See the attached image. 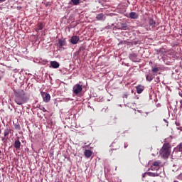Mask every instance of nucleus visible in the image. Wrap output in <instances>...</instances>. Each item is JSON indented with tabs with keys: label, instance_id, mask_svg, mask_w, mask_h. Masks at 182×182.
Returning a JSON list of instances; mask_svg holds the SVG:
<instances>
[{
	"label": "nucleus",
	"instance_id": "4be33fe9",
	"mask_svg": "<svg viewBox=\"0 0 182 182\" xmlns=\"http://www.w3.org/2000/svg\"><path fill=\"white\" fill-rule=\"evenodd\" d=\"M150 170H151V171H159V170H160L159 168H156V166H154V165H152L150 167Z\"/></svg>",
	"mask_w": 182,
	"mask_h": 182
},
{
	"label": "nucleus",
	"instance_id": "c85d7f7f",
	"mask_svg": "<svg viewBox=\"0 0 182 182\" xmlns=\"http://www.w3.org/2000/svg\"><path fill=\"white\" fill-rule=\"evenodd\" d=\"M176 126H180V122H176Z\"/></svg>",
	"mask_w": 182,
	"mask_h": 182
},
{
	"label": "nucleus",
	"instance_id": "dca6fc26",
	"mask_svg": "<svg viewBox=\"0 0 182 182\" xmlns=\"http://www.w3.org/2000/svg\"><path fill=\"white\" fill-rule=\"evenodd\" d=\"M14 147L16 149V150H19L21 149V141L19 140L15 141Z\"/></svg>",
	"mask_w": 182,
	"mask_h": 182
},
{
	"label": "nucleus",
	"instance_id": "20e7f679",
	"mask_svg": "<svg viewBox=\"0 0 182 182\" xmlns=\"http://www.w3.org/2000/svg\"><path fill=\"white\" fill-rule=\"evenodd\" d=\"M117 29H119V31H128L129 25H127V23H120V26H118Z\"/></svg>",
	"mask_w": 182,
	"mask_h": 182
},
{
	"label": "nucleus",
	"instance_id": "2f4dec72",
	"mask_svg": "<svg viewBox=\"0 0 182 182\" xmlns=\"http://www.w3.org/2000/svg\"><path fill=\"white\" fill-rule=\"evenodd\" d=\"M1 80V77H0V80Z\"/></svg>",
	"mask_w": 182,
	"mask_h": 182
},
{
	"label": "nucleus",
	"instance_id": "2eb2a0df",
	"mask_svg": "<svg viewBox=\"0 0 182 182\" xmlns=\"http://www.w3.org/2000/svg\"><path fill=\"white\" fill-rule=\"evenodd\" d=\"M129 59L132 60V62H136L137 59V55L136 53H132L129 55Z\"/></svg>",
	"mask_w": 182,
	"mask_h": 182
},
{
	"label": "nucleus",
	"instance_id": "473e14b6",
	"mask_svg": "<svg viewBox=\"0 0 182 182\" xmlns=\"http://www.w3.org/2000/svg\"><path fill=\"white\" fill-rule=\"evenodd\" d=\"M154 182H156V181H154Z\"/></svg>",
	"mask_w": 182,
	"mask_h": 182
},
{
	"label": "nucleus",
	"instance_id": "412c9836",
	"mask_svg": "<svg viewBox=\"0 0 182 182\" xmlns=\"http://www.w3.org/2000/svg\"><path fill=\"white\" fill-rule=\"evenodd\" d=\"M177 151H182V142H181L176 148Z\"/></svg>",
	"mask_w": 182,
	"mask_h": 182
},
{
	"label": "nucleus",
	"instance_id": "1a4fd4ad",
	"mask_svg": "<svg viewBox=\"0 0 182 182\" xmlns=\"http://www.w3.org/2000/svg\"><path fill=\"white\" fill-rule=\"evenodd\" d=\"M146 176H152V177H159L160 176V174L157 172L156 173H150V172H146L144 173H143L142 177L144 178Z\"/></svg>",
	"mask_w": 182,
	"mask_h": 182
},
{
	"label": "nucleus",
	"instance_id": "f8f14e48",
	"mask_svg": "<svg viewBox=\"0 0 182 182\" xmlns=\"http://www.w3.org/2000/svg\"><path fill=\"white\" fill-rule=\"evenodd\" d=\"M135 89L136 90V93H138V95H140L141 93H143V91L144 90V86L139 85L138 86H136Z\"/></svg>",
	"mask_w": 182,
	"mask_h": 182
},
{
	"label": "nucleus",
	"instance_id": "c756f323",
	"mask_svg": "<svg viewBox=\"0 0 182 182\" xmlns=\"http://www.w3.org/2000/svg\"><path fill=\"white\" fill-rule=\"evenodd\" d=\"M179 96H181V97H182V92H179Z\"/></svg>",
	"mask_w": 182,
	"mask_h": 182
},
{
	"label": "nucleus",
	"instance_id": "9d476101",
	"mask_svg": "<svg viewBox=\"0 0 182 182\" xmlns=\"http://www.w3.org/2000/svg\"><path fill=\"white\" fill-rule=\"evenodd\" d=\"M80 39V38H79V36H73L70 38V42L73 43V45H76L77 43V42H79Z\"/></svg>",
	"mask_w": 182,
	"mask_h": 182
},
{
	"label": "nucleus",
	"instance_id": "b1692460",
	"mask_svg": "<svg viewBox=\"0 0 182 182\" xmlns=\"http://www.w3.org/2000/svg\"><path fill=\"white\" fill-rule=\"evenodd\" d=\"M14 129H16V130H21V125H19V124H16L14 125Z\"/></svg>",
	"mask_w": 182,
	"mask_h": 182
},
{
	"label": "nucleus",
	"instance_id": "7c9ffc66",
	"mask_svg": "<svg viewBox=\"0 0 182 182\" xmlns=\"http://www.w3.org/2000/svg\"><path fill=\"white\" fill-rule=\"evenodd\" d=\"M6 0H0V3L5 2Z\"/></svg>",
	"mask_w": 182,
	"mask_h": 182
},
{
	"label": "nucleus",
	"instance_id": "6e6552de",
	"mask_svg": "<svg viewBox=\"0 0 182 182\" xmlns=\"http://www.w3.org/2000/svg\"><path fill=\"white\" fill-rule=\"evenodd\" d=\"M128 18L130 19H139V14L134 11H132L129 14Z\"/></svg>",
	"mask_w": 182,
	"mask_h": 182
},
{
	"label": "nucleus",
	"instance_id": "cd10ccee",
	"mask_svg": "<svg viewBox=\"0 0 182 182\" xmlns=\"http://www.w3.org/2000/svg\"><path fill=\"white\" fill-rule=\"evenodd\" d=\"M127 97H128L127 94H124V95H123V98H124V99H127Z\"/></svg>",
	"mask_w": 182,
	"mask_h": 182
},
{
	"label": "nucleus",
	"instance_id": "f03ea898",
	"mask_svg": "<svg viewBox=\"0 0 182 182\" xmlns=\"http://www.w3.org/2000/svg\"><path fill=\"white\" fill-rule=\"evenodd\" d=\"M159 153L161 157H163V159H168V156H170V154H171V146L170 145V144H164Z\"/></svg>",
	"mask_w": 182,
	"mask_h": 182
},
{
	"label": "nucleus",
	"instance_id": "f3484780",
	"mask_svg": "<svg viewBox=\"0 0 182 182\" xmlns=\"http://www.w3.org/2000/svg\"><path fill=\"white\" fill-rule=\"evenodd\" d=\"M152 166H154L157 168L160 169V167H161V161H156L153 163Z\"/></svg>",
	"mask_w": 182,
	"mask_h": 182
},
{
	"label": "nucleus",
	"instance_id": "6ab92c4d",
	"mask_svg": "<svg viewBox=\"0 0 182 182\" xmlns=\"http://www.w3.org/2000/svg\"><path fill=\"white\" fill-rule=\"evenodd\" d=\"M146 79L147 82H151L153 80V74H148L146 75Z\"/></svg>",
	"mask_w": 182,
	"mask_h": 182
},
{
	"label": "nucleus",
	"instance_id": "393cba45",
	"mask_svg": "<svg viewBox=\"0 0 182 182\" xmlns=\"http://www.w3.org/2000/svg\"><path fill=\"white\" fill-rule=\"evenodd\" d=\"M152 72H153V73H157V72H159V68L154 67V68L152 69Z\"/></svg>",
	"mask_w": 182,
	"mask_h": 182
},
{
	"label": "nucleus",
	"instance_id": "a878e982",
	"mask_svg": "<svg viewBox=\"0 0 182 182\" xmlns=\"http://www.w3.org/2000/svg\"><path fill=\"white\" fill-rule=\"evenodd\" d=\"M40 110H42V112H43V113H46V112H48V110H46V109H45L44 107H41L40 108Z\"/></svg>",
	"mask_w": 182,
	"mask_h": 182
},
{
	"label": "nucleus",
	"instance_id": "a211bd4d",
	"mask_svg": "<svg viewBox=\"0 0 182 182\" xmlns=\"http://www.w3.org/2000/svg\"><path fill=\"white\" fill-rule=\"evenodd\" d=\"M103 18H105V14H103L102 13L97 14L96 16V19L97 21H103Z\"/></svg>",
	"mask_w": 182,
	"mask_h": 182
},
{
	"label": "nucleus",
	"instance_id": "bb28decb",
	"mask_svg": "<svg viewBox=\"0 0 182 182\" xmlns=\"http://www.w3.org/2000/svg\"><path fill=\"white\" fill-rule=\"evenodd\" d=\"M178 180H182V173L177 176Z\"/></svg>",
	"mask_w": 182,
	"mask_h": 182
},
{
	"label": "nucleus",
	"instance_id": "0eeeda50",
	"mask_svg": "<svg viewBox=\"0 0 182 182\" xmlns=\"http://www.w3.org/2000/svg\"><path fill=\"white\" fill-rule=\"evenodd\" d=\"M11 128L6 127V128L4 129V133H3L4 137H2L3 141L6 139H8V136H9V134L11 133Z\"/></svg>",
	"mask_w": 182,
	"mask_h": 182
},
{
	"label": "nucleus",
	"instance_id": "4468645a",
	"mask_svg": "<svg viewBox=\"0 0 182 182\" xmlns=\"http://www.w3.org/2000/svg\"><path fill=\"white\" fill-rule=\"evenodd\" d=\"M149 26H151V28H154L156 26V21L153 18H149Z\"/></svg>",
	"mask_w": 182,
	"mask_h": 182
},
{
	"label": "nucleus",
	"instance_id": "9b49d317",
	"mask_svg": "<svg viewBox=\"0 0 182 182\" xmlns=\"http://www.w3.org/2000/svg\"><path fill=\"white\" fill-rule=\"evenodd\" d=\"M60 66L58 61H51L50 63V68H53V69H58Z\"/></svg>",
	"mask_w": 182,
	"mask_h": 182
},
{
	"label": "nucleus",
	"instance_id": "ddd939ff",
	"mask_svg": "<svg viewBox=\"0 0 182 182\" xmlns=\"http://www.w3.org/2000/svg\"><path fill=\"white\" fill-rule=\"evenodd\" d=\"M92 151L89 150V149H86L85 151H84V155L85 156V157L87 159H89L92 156Z\"/></svg>",
	"mask_w": 182,
	"mask_h": 182
},
{
	"label": "nucleus",
	"instance_id": "39448f33",
	"mask_svg": "<svg viewBox=\"0 0 182 182\" xmlns=\"http://www.w3.org/2000/svg\"><path fill=\"white\" fill-rule=\"evenodd\" d=\"M41 96L45 103H48L49 100H50V95H49L48 92H42Z\"/></svg>",
	"mask_w": 182,
	"mask_h": 182
},
{
	"label": "nucleus",
	"instance_id": "5701e85b",
	"mask_svg": "<svg viewBox=\"0 0 182 182\" xmlns=\"http://www.w3.org/2000/svg\"><path fill=\"white\" fill-rule=\"evenodd\" d=\"M71 2L73 5H79L80 0H71Z\"/></svg>",
	"mask_w": 182,
	"mask_h": 182
},
{
	"label": "nucleus",
	"instance_id": "7ed1b4c3",
	"mask_svg": "<svg viewBox=\"0 0 182 182\" xmlns=\"http://www.w3.org/2000/svg\"><path fill=\"white\" fill-rule=\"evenodd\" d=\"M82 90H83V88L80 84H76L73 88V92L74 95H79V93H82Z\"/></svg>",
	"mask_w": 182,
	"mask_h": 182
},
{
	"label": "nucleus",
	"instance_id": "423d86ee",
	"mask_svg": "<svg viewBox=\"0 0 182 182\" xmlns=\"http://www.w3.org/2000/svg\"><path fill=\"white\" fill-rule=\"evenodd\" d=\"M57 46L62 49L63 46H66V39L65 38H60L58 39V43L57 44Z\"/></svg>",
	"mask_w": 182,
	"mask_h": 182
},
{
	"label": "nucleus",
	"instance_id": "aec40b11",
	"mask_svg": "<svg viewBox=\"0 0 182 182\" xmlns=\"http://www.w3.org/2000/svg\"><path fill=\"white\" fill-rule=\"evenodd\" d=\"M43 29V23H39L38 24V28L36 29V32H39V31H42Z\"/></svg>",
	"mask_w": 182,
	"mask_h": 182
},
{
	"label": "nucleus",
	"instance_id": "f257e3e1",
	"mask_svg": "<svg viewBox=\"0 0 182 182\" xmlns=\"http://www.w3.org/2000/svg\"><path fill=\"white\" fill-rule=\"evenodd\" d=\"M14 102L19 106L25 105L28 102V97L23 90H18L14 93Z\"/></svg>",
	"mask_w": 182,
	"mask_h": 182
}]
</instances>
